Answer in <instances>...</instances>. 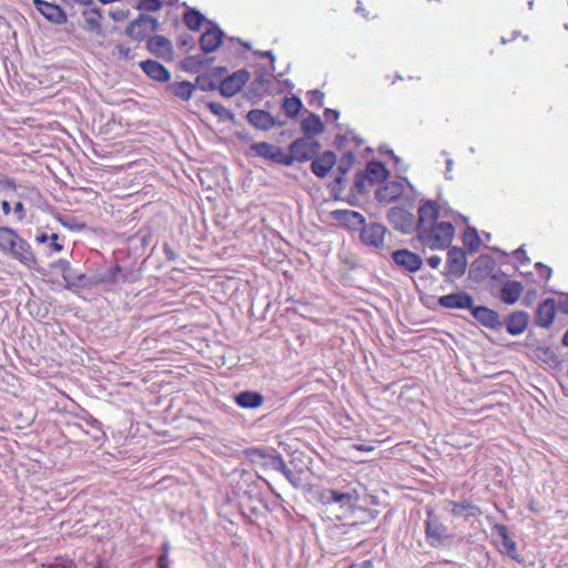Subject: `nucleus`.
I'll list each match as a JSON object with an SVG mask.
<instances>
[{
  "instance_id": "obj_40",
  "label": "nucleus",
  "mask_w": 568,
  "mask_h": 568,
  "mask_svg": "<svg viewBox=\"0 0 568 568\" xmlns=\"http://www.w3.org/2000/svg\"><path fill=\"white\" fill-rule=\"evenodd\" d=\"M136 8L142 11H159L162 8L161 0H140Z\"/></svg>"
},
{
  "instance_id": "obj_36",
  "label": "nucleus",
  "mask_w": 568,
  "mask_h": 568,
  "mask_svg": "<svg viewBox=\"0 0 568 568\" xmlns=\"http://www.w3.org/2000/svg\"><path fill=\"white\" fill-rule=\"evenodd\" d=\"M282 106L287 116L294 118L302 109V101L296 97L284 98Z\"/></svg>"
},
{
  "instance_id": "obj_56",
  "label": "nucleus",
  "mask_w": 568,
  "mask_h": 568,
  "mask_svg": "<svg viewBox=\"0 0 568 568\" xmlns=\"http://www.w3.org/2000/svg\"><path fill=\"white\" fill-rule=\"evenodd\" d=\"M354 448H356L357 450H362V452H372L374 449L373 446L364 445V444L355 445Z\"/></svg>"
},
{
  "instance_id": "obj_51",
  "label": "nucleus",
  "mask_w": 568,
  "mask_h": 568,
  "mask_svg": "<svg viewBox=\"0 0 568 568\" xmlns=\"http://www.w3.org/2000/svg\"><path fill=\"white\" fill-rule=\"evenodd\" d=\"M349 568H374L372 560H364L359 564L352 565Z\"/></svg>"
},
{
  "instance_id": "obj_21",
  "label": "nucleus",
  "mask_w": 568,
  "mask_h": 568,
  "mask_svg": "<svg viewBox=\"0 0 568 568\" xmlns=\"http://www.w3.org/2000/svg\"><path fill=\"white\" fill-rule=\"evenodd\" d=\"M529 322V315L525 311H516L513 312L506 320L505 325L507 332L513 335L517 336L523 334L528 325Z\"/></svg>"
},
{
  "instance_id": "obj_41",
  "label": "nucleus",
  "mask_w": 568,
  "mask_h": 568,
  "mask_svg": "<svg viewBox=\"0 0 568 568\" xmlns=\"http://www.w3.org/2000/svg\"><path fill=\"white\" fill-rule=\"evenodd\" d=\"M355 162V155L352 152H347L339 161L338 171L345 174L349 171L353 163Z\"/></svg>"
},
{
  "instance_id": "obj_49",
  "label": "nucleus",
  "mask_w": 568,
  "mask_h": 568,
  "mask_svg": "<svg viewBox=\"0 0 568 568\" xmlns=\"http://www.w3.org/2000/svg\"><path fill=\"white\" fill-rule=\"evenodd\" d=\"M324 114L326 121H336L339 116V113L332 109H326Z\"/></svg>"
},
{
  "instance_id": "obj_10",
  "label": "nucleus",
  "mask_w": 568,
  "mask_h": 568,
  "mask_svg": "<svg viewBox=\"0 0 568 568\" xmlns=\"http://www.w3.org/2000/svg\"><path fill=\"white\" fill-rule=\"evenodd\" d=\"M252 150L256 155L270 160L274 163H280L286 166L291 165V158L287 153L275 144L267 142H260L252 145Z\"/></svg>"
},
{
  "instance_id": "obj_15",
  "label": "nucleus",
  "mask_w": 568,
  "mask_h": 568,
  "mask_svg": "<svg viewBox=\"0 0 568 568\" xmlns=\"http://www.w3.org/2000/svg\"><path fill=\"white\" fill-rule=\"evenodd\" d=\"M471 315L485 327L500 329L503 322L497 312L486 306H471Z\"/></svg>"
},
{
  "instance_id": "obj_12",
  "label": "nucleus",
  "mask_w": 568,
  "mask_h": 568,
  "mask_svg": "<svg viewBox=\"0 0 568 568\" xmlns=\"http://www.w3.org/2000/svg\"><path fill=\"white\" fill-rule=\"evenodd\" d=\"M405 184H408L407 180L389 181L376 190L375 196L381 203L397 201L405 192Z\"/></svg>"
},
{
  "instance_id": "obj_25",
  "label": "nucleus",
  "mask_w": 568,
  "mask_h": 568,
  "mask_svg": "<svg viewBox=\"0 0 568 568\" xmlns=\"http://www.w3.org/2000/svg\"><path fill=\"white\" fill-rule=\"evenodd\" d=\"M447 511L455 518H468L480 515L479 508L467 500L454 501L450 500L447 504Z\"/></svg>"
},
{
  "instance_id": "obj_55",
  "label": "nucleus",
  "mask_w": 568,
  "mask_h": 568,
  "mask_svg": "<svg viewBox=\"0 0 568 568\" xmlns=\"http://www.w3.org/2000/svg\"><path fill=\"white\" fill-rule=\"evenodd\" d=\"M1 209L4 215H9L11 212V205L7 200L1 202Z\"/></svg>"
},
{
  "instance_id": "obj_27",
  "label": "nucleus",
  "mask_w": 568,
  "mask_h": 568,
  "mask_svg": "<svg viewBox=\"0 0 568 568\" xmlns=\"http://www.w3.org/2000/svg\"><path fill=\"white\" fill-rule=\"evenodd\" d=\"M335 163L336 155L331 151H326L313 160L311 165L312 172L318 178H324L327 175Z\"/></svg>"
},
{
  "instance_id": "obj_30",
  "label": "nucleus",
  "mask_w": 568,
  "mask_h": 568,
  "mask_svg": "<svg viewBox=\"0 0 568 568\" xmlns=\"http://www.w3.org/2000/svg\"><path fill=\"white\" fill-rule=\"evenodd\" d=\"M263 396L257 392H242L235 396V403L242 408H257L263 404Z\"/></svg>"
},
{
  "instance_id": "obj_52",
  "label": "nucleus",
  "mask_w": 568,
  "mask_h": 568,
  "mask_svg": "<svg viewBox=\"0 0 568 568\" xmlns=\"http://www.w3.org/2000/svg\"><path fill=\"white\" fill-rule=\"evenodd\" d=\"M558 307L562 313L568 314V295H566L562 300L559 301Z\"/></svg>"
},
{
  "instance_id": "obj_38",
  "label": "nucleus",
  "mask_w": 568,
  "mask_h": 568,
  "mask_svg": "<svg viewBox=\"0 0 568 568\" xmlns=\"http://www.w3.org/2000/svg\"><path fill=\"white\" fill-rule=\"evenodd\" d=\"M18 196L21 201L30 203H38L41 200V193L37 187H26Z\"/></svg>"
},
{
  "instance_id": "obj_37",
  "label": "nucleus",
  "mask_w": 568,
  "mask_h": 568,
  "mask_svg": "<svg viewBox=\"0 0 568 568\" xmlns=\"http://www.w3.org/2000/svg\"><path fill=\"white\" fill-rule=\"evenodd\" d=\"M207 108L214 115L219 116L221 120L233 119L231 111L219 102H209Z\"/></svg>"
},
{
  "instance_id": "obj_62",
  "label": "nucleus",
  "mask_w": 568,
  "mask_h": 568,
  "mask_svg": "<svg viewBox=\"0 0 568 568\" xmlns=\"http://www.w3.org/2000/svg\"><path fill=\"white\" fill-rule=\"evenodd\" d=\"M163 550H164L163 554L168 555V552H169V545H164L163 546Z\"/></svg>"
},
{
  "instance_id": "obj_23",
  "label": "nucleus",
  "mask_w": 568,
  "mask_h": 568,
  "mask_svg": "<svg viewBox=\"0 0 568 568\" xmlns=\"http://www.w3.org/2000/svg\"><path fill=\"white\" fill-rule=\"evenodd\" d=\"M150 52L159 58L171 60L173 55L172 43L163 36H154L148 41Z\"/></svg>"
},
{
  "instance_id": "obj_31",
  "label": "nucleus",
  "mask_w": 568,
  "mask_h": 568,
  "mask_svg": "<svg viewBox=\"0 0 568 568\" xmlns=\"http://www.w3.org/2000/svg\"><path fill=\"white\" fill-rule=\"evenodd\" d=\"M84 22H85V30L93 32L98 36L103 34L102 26H101V19L102 16L100 13L99 9H90L85 10L83 12Z\"/></svg>"
},
{
  "instance_id": "obj_57",
  "label": "nucleus",
  "mask_w": 568,
  "mask_h": 568,
  "mask_svg": "<svg viewBox=\"0 0 568 568\" xmlns=\"http://www.w3.org/2000/svg\"><path fill=\"white\" fill-rule=\"evenodd\" d=\"M453 164H454V161L453 159H447L446 160V179H452V176H448V173L453 170Z\"/></svg>"
},
{
  "instance_id": "obj_8",
  "label": "nucleus",
  "mask_w": 568,
  "mask_h": 568,
  "mask_svg": "<svg viewBox=\"0 0 568 568\" xmlns=\"http://www.w3.org/2000/svg\"><path fill=\"white\" fill-rule=\"evenodd\" d=\"M159 22L156 19L148 16L140 14L139 18L134 19L125 29V33L133 40L141 41L150 32L158 29Z\"/></svg>"
},
{
  "instance_id": "obj_13",
  "label": "nucleus",
  "mask_w": 568,
  "mask_h": 568,
  "mask_svg": "<svg viewBox=\"0 0 568 568\" xmlns=\"http://www.w3.org/2000/svg\"><path fill=\"white\" fill-rule=\"evenodd\" d=\"M250 80V73L245 70L234 72L232 75L223 80L220 84V93L223 97H233Z\"/></svg>"
},
{
  "instance_id": "obj_5",
  "label": "nucleus",
  "mask_w": 568,
  "mask_h": 568,
  "mask_svg": "<svg viewBox=\"0 0 568 568\" xmlns=\"http://www.w3.org/2000/svg\"><path fill=\"white\" fill-rule=\"evenodd\" d=\"M427 519L425 520V535L426 540L432 547H440L449 538L448 528L446 525L440 523L438 517L435 515L433 508L426 509Z\"/></svg>"
},
{
  "instance_id": "obj_9",
  "label": "nucleus",
  "mask_w": 568,
  "mask_h": 568,
  "mask_svg": "<svg viewBox=\"0 0 568 568\" xmlns=\"http://www.w3.org/2000/svg\"><path fill=\"white\" fill-rule=\"evenodd\" d=\"M387 220L389 224L397 231L409 234L415 230V216L402 207H392L387 212Z\"/></svg>"
},
{
  "instance_id": "obj_28",
  "label": "nucleus",
  "mask_w": 568,
  "mask_h": 568,
  "mask_svg": "<svg viewBox=\"0 0 568 568\" xmlns=\"http://www.w3.org/2000/svg\"><path fill=\"white\" fill-rule=\"evenodd\" d=\"M222 38L223 32L219 28L207 29L200 39L202 50L207 53L215 51L221 45Z\"/></svg>"
},
{
  "instance_id": "obj_34",
  "label": "nucleus",
  "mask_w": 568,
  "mask_h": 568,
  "mask_svg": "<svg viewBox=\"0 0 568 568\" xmlns=\"http://www.w3.org/2000/svg\"><path fill=\"white\" fill-rule=\"evenodd\" d=\"M463 242L470 253L477 252L480 246V239L476 229L467 227L463 235Z\"/></svg>"
},
{
  "instance_id": "obj_47",
  "label": "nucleus",
  "mask_w": 568,
  "mask_h": 568,
  "mask_svg": "<svg viewBox=\"0 0 568 568\" xmlns=\"http://www.w3.org/2000/svg\"><path fill=\"white\" fill-rule=\"evenodd\" d=\"M280 473H282L293 486H298V479L287 466H285Z\"/></svg>"
},
{
  "instance_id": "obj_6",
  "label": "nucleus",
  "mask_w": 568,
  "mask_h": 568,
  "mask_svg": "<svg viewBox=\"0 0 568 568\" xmlns=\"http://www.w3.org/2000/svg\"><path fill=\"white\" fill-rule=\"evenodd\" d=\"M320 143L311 138H302L295 140L290 145L288 158H291V165L293 162H306L312 160L320 151Z\"/></svg>"
},
{
  "instance_id": "obj_42",
  "label": "nucleus",
  "mask_w": 568,
  "mask_h": 568,
  "mask_svg": "<svg viewBox=\"0 0 568 568\" xmlns=\"http://www.w3.org/2000/svg\"><path fill=\"white\" fill-rule=\"evenodd\" d=\"M112 55L118 59L129 60L132 58L131 49L124 44H116L112 51Z\"/></svg>"
},
{
  "instance_id": "obj_7",
  "label": "nucleus",
  "mask_w": 568,
  "mask_h": 568,
  "mask_svg": "<svg viewBox=\"0 0 568 568\" xmlns=\"http://www.w3.org/2000/svg\"><path fill=\"white\" fill-rule=\"evenodd\" d=\"M361 498L359 491L348 487L345 490L325 489L321 493L320 499L324 505L338 504L343 507H352Z\"/></svg>"
},
{
  "instance_id": "obj_33",
  "label": "nucleus",
  "mask_w": 568,
  "mask_h": 568,
  "mask_svg": "<svg viewBox=\"0 0 568 568\" xmlns=\"http://www.w3.org/2000/svg\"><path fill=\"white\" fill-rule=\"evenodd\" d=\"M323 123L315 114H310L302 121V130L307 135H315L323 132Z\"/></svg>"
},
{
  "instance_id": "obj_43",
  "label": "nucleus",
  "mask_w": 568,
  "mask_h": 568,
  "mask_svg": "<svg viewBox=\"0 0 568 568\" xmlns=\"http://www.w3.org/2000/svg\"><path fill=\"white\" fill-rule=\"evenodd\" d=\"M59 235L57 233H52L50 235V241L48 244V251L47 254L50 255L51 253H58L62 251L63 246L58 242Z\"/></svg>"
},
{
  "instance_id": "obj_59",
  "label": "nucleus",
  "mask_w": 568,
  "mask_h": 568,
  "mask_svg": "<svg viewBox=\"0 0 568 568\" xmlns=\"http://www.w3.org/2000/svg\"><path fill=\"white\" fill-rule=\"evenodd\" d=\"M89 425H91L92 427H99V420H97L95 418L93 417H90V419L88 420Z\"/></svg>"
},
{
  "instance_id": "obj_19",
  "label": "nucleus",
  "mask_w": 568,
  "mask_h": 568,
  "mask_svg": "<svg viewBox=\"0 0 568 568\" xmlns=\"http://www.w3.org/2000/svg\"><path fill=\"white\" fill-rule=\"evenodd\" d=\"M246 119L251 125L263 131L282 125V122L276 121L267 111L258 109L251 110L247 113Z\"/></svg>"
},
{
  "instance_id": "obj_17",
  "label": "nucleus",
  "mask_w": 568,
  "mask_h": 568,
  "mask_svg": "<svg viewBox=\"0 0 568 568\" xmlns=\"http://www.w3.org/2000/svg\"><path fill=\"white\" fill-rule=\"evenodd\" d=\"M467 266L464 251L459 247H452L447 253V273L460 277Z\"/></svg>"
},
{
  "instance_id": "obj_18",
  "label": "nucleus",
  "mask_w": 568,
  "mask_h": 568,
  "mask_svg": "<svg viewBox=\"0 0 568 568\" xmlns=\"http://www.w3.org/2000/svg\"><path fill=\"white\" fill-rule=\"evenodd\" d=\"M438 303L445 308L470 310L473 297L466 292H456L440 296Z\"/></svg>"
},
{
  "instance_id": "obj_14",
  "label": "nucleus",
  "mask_w": 568,
  "mask_h": 568,
  "mask_svg": "<svg viewBox=\"0 0 568 568\" xmlns=\"http://www.w3.org/2000/svg\"><path fill=\"white\" fill-rule=\"evenodd\" d=\"M388 176V171L385 165L381 162H369L366 166V176L363 174L356 175V187L358 191L365 190V179L371 182H381L384 181Z\"/></svg>"
},
{
  "instance_id": "obj_3",
  "label": "nucleus",
  "mask_w": 568,
  "mask_h": 568,
  "mask_svg": "<svg viewBox=\"0 0 568 568\" xmlns=\"http://www.w3.org/2000/svg\"><path fill=\"white\" fill-rule=\"evenodd\" d=\"M58 265L62 268L63 280L68 284L79 285V286H94L102 283H115L116 275L121 272V268L116 265L110 267L103 272L97 273L91 276H87L84 274H80L78 276H72L70 272V263L65 260H60Z\"/></svg>"
},
{
  "instance_id": "obj_50",
  "label": "nucleus",
  "mask_w": 568,
  "mask_h": 568,
  "mask_svg": "<svg viewBox=\"0 0 568 568\" xmlns=\"http://www.w3.org/2000/svg\"><path fill=\"white\" fill-rule=\"evenodd\" d=\"M427 263L432 268H437L442 263V258L437 255H432L427 258Z\"/></svg>"
},
{
  "instance_id": "obj_2",
  "label": "nucleus",
  "mask_w": 568,
  "mask_h": 568,
  "mask_svg": "<svg viewBox=\"0 0 568 568\" xmlns=\"http://www.w3.org/2000/svg\"><path fill=\"white\" fill-rule=\"evenodd\" d=\"M339 214L351 225H363L361 240L365 245L381 247L384 244L386 227L381 223L365 224V217L355 211H342Z\"/></svg>"
},
{
  "instance_id": "obj_4",
  "label": "nucleus",
  "mask_w": 568,
  "mask_h": 568,
  "mask_svg": "<svg viewBox=\"0 0 568 568\" xmlns=\"http://www.w3.org/2000/svg\"><path fill=\"white\" fill-rule=\"evenodd\" d=\"M454 226L449 222H439L428 229H420L418 239L430 250H444L454 237Z\"/></svg>"
},
{
  "instance_id": "obj_39",
  "label": "nucleus",
  "mask_w": 568,
  "mask_h": 568,
  "mask_svg": "<svg viewBox=\"0 0 568 568\" xmlns=\"http://www.w3.org/2000/svg\"><path fill=\"white\" fill-rule=\"evenodd\" d=\"M37 568H75V565L70 559L57 557L53 561L48 564H41Z\"/></svg>"
},
{
  "instance_id": "obj_54",
  "label": "nucleus",
  "mask_w": 568,
  "mask_h": 568,
  "mask_svg": "<svg viewBox=\"0 0 568 568\" xmlns=\"http://www.w3.org/2000/svg\"><path fill=\"white\" fill-rule=\"evenodd\" d=\"M49 241H50V235H48V234H45V233H41V234H38V235L36 236V242H37L38 244H44V243H47V242H49Z\"/></svg>"
},
{
  "instance_id": "obj_35",
  "label": "nucleus",
  "mask_w": 568,
  "mask_h": 568,
  "mask_svg": "<svg viewBox=\"0 0 568 568\" xmlns=\"http://www.w3.org/2000/svg\"><path fill=\"white\" fill-rule=\"evenodd\" d=\"M183 19L186 27L193 31L199 30L205 20L204 16L195 9H189Z\"/></svg>"
},
{
  "instance_id": "obj_26",
  "label": "nucleus",
  "mask_w": 568,
  "mask_h": 568,
  "mask_svg": "<svg viewBox=\"0 0 568 568\" xmlns=\"http://www.w3.org/2000/svg\"><path fill=\"white\" fill-rule=\"evenodd\" d=\"M141 69L148 77L155 81L166 82L171 78L170 71L155 60H145L140 63Z\"/></svg>"
},
{
  "instance_id": "obj_60",
  "label": "nucleus",
  "mask_w": 568,
  "mask_h": 568,
  "mask_svg": "<svg viewBox=\"0 0 568 568\" xmlns=\"http://www.w3.org/2000/svg\"><path fill=\"white\" fill-rule=\"evenodd\" d=\"M164 251H165V254L169 258H172L173 257V252L172 250L169 247V246H165L164 247Z\"/></svg>"
},
{
  "instance_id": "obj_24",
  "label": "nucleus",
  "mask_w": 568,
  "mask_h": 568,
  "mask_svg": "<svg viewBox=\"0 0 568 568\" xmlns=\"http://www.w3.org/2000/svg\"><path fill=\"white\" fill-rule=\"evenodd\" d=\"M556 305L552 298L542 301L536 312V324L540 327H549L555 318Z\"/></svg>"
},
{
  "instance_id": "obj_64",
  "label": "nucleus",
  "mask_w": 568,
  "mask_h": 568,
  "mask_svg": "<svg viewBox=\"0 0 568 568\" xmlns=\"http://www.w3.org/2000/svg\"><path fill=\"white\" fill-rule=\"evenodd\" d=\"M361 4H362V3H361V2H358L357 11L363 10V7H361Z\"/></svg>"
},
{
  "instance_id": "obj_44",
  "label": "nucleus",
  "mask_w": 568,
  "mask_h": 568,
  "mask_svg": "<svg viewBox=\"0 0 568 568\" xmlns=\"http://www.w3.org/2000/svg\"><path fill=\"white\" fill-rule=\"evenodd\" d=\"M13 213L17 219V221L22 222L26 219L27 212L23 204V201H18L13 205Z\"/></svg>"
},
{
  "instance_id": "obj_11",
  "label": "nucleus",
  "mask_w": 568,
  "mask_h": 568,
  "mask_svg": "<svg viewBox=\"0 0 568 568\" xmlns=\"http://www.w3.org/2000/svg\"><path fill=\"white\" fill-rule=\"evenodd\" d=\"M394 263L409 273H415L420 270L423 265L422 257L406 248L396 250L392 253Z\"/></svg>"
},
{
  "instance_id": "obj_48",
  "label": "nucleus",
  "mask_w": 568,
  "mask_h": 568,
  "mask_svg": "<svg viewBox=\"0 0 568 568\" xmlns=\"http://www.w3.org/2000/svg\"><path fill=\"white\" fill-rule=\"evenodd\" d=\"M536 267L539 270V276L546 280H549L551 276V268L544 265L542 263H537Z\"/></svg>"
},
{
  "instance_id": "obj_22",
  "label": "nucleus",
  "mask_w": 568,
  "mask_h": 568,
  "mask_svg": "<svg viewBox=\"0 0 568 568\" xmlns=\"http://www.w3.org/2000/svg\"><path fill=\"white\" fill-rule=\"evenodd\" d=\"M498 536L500 537V541L498 544L499 550L509 556L513 560L520 562L521 559L517 552L516 542L509 537L507 528L504 525H497L495 527Z\"/></svg>"
},
{
  "instance_id": "obj_58",
  "label": "nucleus",
  "mask_w": 568,
  "mask_h": 568,
  "mask_svg": "<svg viewBox=\"0 0 568 568\" xmlns=\"http://www.w3.org/2000/svg\"><path fill=\"white\" fill-rule=\"evenodd\" d=\"M260 55H261V57H267V58H270V59H271V63H272V64H273V62H274V60H275V58H274V55H273L272 51H263V52H260Z\"/></svg>"
},
{
  "instance_id": "obj_61",
  "label": "nucleus",
  "mask_w": 568,
  "mask_h": 568,
  "mask_svg": "<svg viewBox=\"0 0 568 568\" xmlns=\"http://www.w3.org/2000/svg\"><path fill=\"white\" fill-rule=\"evenodd\" d=\"M562 344H564L565 346H568V329L566 331V333H565V335H564V337H562Z\"/></svg>"
},
{
  "instance_id": "obj_29",
  "label": "nucleus",
  "mask_w": 568,
  "mask_h": 568,
  "mask_svg": "<svg viewBox=\"0 0 568 568\" xmlns=\"http://www.w3.org/2000/svg\"><path fill=\"white\" fill-rule=\"evenodd\" d=\"M523 290L524 287L519 282L508 281L501 287L500 298L504 303L513 305L519 300Z\"/></svg>"
},
{
  "instance_id": "obj_20",
  "label": "nucleus",
  "mask_w": 568,
  "mask_h": 568,
  "mask_svg": "<svg viewBox=\"0 0 568 568\" xmlns=\"http://www.w3.org/2000/svg\"><path fill=\"white\" fill-rule=\"evenodd\" d=\"M438 217V207L433 201H425L420 204L418 209V231L420 229H428L429 226L436 224V220Z\"/></svg>"
},
{
  "instance_id": "obj_16",
  "label": "nucleus",
  "mask_w": 568,
  "mask_h": 568,
  "mask_svg": "<svg viewBox=\"0 0 568 568\" xmlns=\"http://www.w3.org/2000/svg\"><path fill=\"white\" fill-rule=\"evenodd\" d=\"M32 2L34 8L50 22L62 24L67 21V16L59 6L44 0H33Z\"/></svg>"
},
{
  "instance_id": "obj_63",
  "label": "nucleus",
  "mask_w": 568,
  "mask_h": 568,
  "mask_svg": "<svg viewBox=\"0 0 568 568\" xmlns=\"http://www.w3.org/2000/svg\"><path fill=\"white\" fill-rule=\"evenodd\" d=\"M530 509L534 510V511H537V508L534 505H530Z\"/></svg>"
},
{
  "instance_id": "obj_45",
  "label": "nucleus",
  "mask_w": 568,
  "mask_h": 568,
  "mask_svg": "<svg viewBox=\"0 0 568 568\" xmlns=\"http://www.w3.org/2000/svg\"><path fill=\"white\" fill-rule=\"evenodd\" d=\"M270 465H271L272 469L277 470V471H281L286 466L283 457L280 455L272 457Z\"/></svg>"
},
{
  "instance_id": "obj_32",
  "label": "nucleus",
  "mask_w": 568,
  "mask_h": 568,
  "mask_svg": "<svg viewBox=\"0 0 568 568\" xmlns=\"http://www.w3.org/2000/svg\"><path fill=\"white\" fill-rule=\"evenodd\" d=\"M193 90L194 85L189 81L174 82L169 85V91L183 101L191 99Z\"/></svg>"
},
{
  "instance_id": "obj_1",
  "label": "nucleus",
  "mask_w": 568,
  "mask_h": 568,
  "mask_svg": "<svg viewBox=\"0 0 568 568\" xmlns=\"http://www.w3.org/2000/svg\"><path fill=\"white\" fill-rule=\"evenodd\" d=\"M0 250L28 267L37 263L31 245L11 227L0 226Z\"/></svg>"
},
{
  "instance_id": "obj_53",
  "label": "nucleus",
  "mask_w": 568,
  "mask_h": 568,
  "mask_svg": "<svg viewBox=\"0 0 568 568\" xmlns=\"http://www.w3.org/2000/svg\"><path fill=\"white\" fill-rule=\"evenodd\" d=\"M159 568H169V557L166 554H163L158 561Z\"/></svg>"
},
{
  "instance_id": "obj_46",
  "label": "nucleus",
  "mask_w": 568,
  "mask_h": 568,
  "mask_svg": "<svg viewBox=\"0 0 568 568\" xmlns=\"http://www.w3.org/2000/svg\"><path fill=\"white\" fill-rule=\"evenodd\" d=\"M514 256L517 261H519L521 264H528L530 262L529 257L526 255V251L524 248V245L514 251Z\"/></svg>"
}]
</instances>
